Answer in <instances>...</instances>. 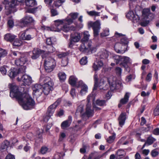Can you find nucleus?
<instances>
[{"instance_id":"obj_1","label":"nucleus","mask_w":159,"mask_h":159,"mask_svg":"<svg viewBox=\"0 0 159 159\" xmlns=\"http://www.w3.org/2000/svg\"><path fill=\"white\" fill-rule=\"evenodd\" d=\"M9 87L10 89V96L12 98H16L18 100L19 104L24 109L28 110L34 107L35 102L28 94L22 93L15 83L9 84Z\"/></svg>"},{"instance_id":"obj_2","label":"nucleus","mask_w":159,"mask_h":159,"mask_svg":"<svg viewBox=\"0 0 159 159\" xmlns=\"http://www.w3.org/2000/svg\"><path fill=\"white\" fill-rule=\"evenodd\" d=\"M25 0H12L9 2L7 0H4L2 3L5 5V13L7 15L15 11V6L19 4L21 5Z\"/></svg>"},{"instance_id":"obj_3","label":"nucleus","mask_w":159,"mask_h":159,"mask_svg":"<svg viewBox=\"0 0 159 159\" xmlns=\"http://www.w3.org/2000/svg\"><path fill=\"white\" fill-rule=\"evenodd\" d=\"M39 81L41 84H43L44 93L46 95H48L53 89L54 83L52 80L48 77H43L41 76Z\"/></svg>"},{"instance_id":"obj_4","label":"nucleus","mask_w":159,"mask_h":159,"mask_svg":"<svg viewBox=\"0 0 159 159\" xmlns=\"http://www.w3.org/2000/svg\"><path fill=\"white\" fill-rule=\"evenodd\" d=\"M73 20L69 16L65 19L62 20H57L54 21L55 24L51 28H48V30L55 32H60L62 27V24H67L68 25H70L72 23Z\"/></svg>"},{"instance_id":"obj_5","label":"nucleus","mask_w":159,"mask_h":159,"mask_svg":"<svg viewBox=\"0 0 159 159\" xmlns=\"http://www.w3.org/2000/svg\"><path fill=\"white\" fill-rule=\"evenodd\" d=\"M113 58L116 64L120 62V65L124 67L127 71H129L130 68L128 64L131 63V60L129 57L126 56L115 55L113 57Z\"/></svg>"},{"instance_id":"obj_6","label":"nucleus","mask_w":159,"mask_h":159,"mask_svg":"<svg viewBox=\"0 0 159 159\" xmlns=\"http://www.w3.org/2000/svg\"><path fill=\"white\" fill-rule=\"evenodd\" d=\"M34 97L39 102H40L43 100V93H44V89L41 85L35 84L32 86Z\"/></svg>"},{"instance_id":"obj_7","label":"nucleus","mask_w":159,"mask_h":159,"mask_svg":"<svg viewBox=\"0 0 159 159\" xmlns=\"http://www.w3.org/2000/svg\"><path fill=\"white\" fill-rule=\"evenodd\" d=\"M43 59L44 60V67L46 71L47 72H50L53 70L56 66V62L52 58L47 57L45 54L42 56Z\"/></svg>"},{"instance_id":"obj_8","label":"nucleus","mask_w":159,"mask_h":159,"mask_svg":"<svg viewBox=\"0 0 159 159\" xmlns=\"http://www.w3.org/2000/svg\"><path fill=\"white\" fill-rule=\"evenodd\" d=\"M110 89L114 90L116 89H119L122 86V83L120 81H116V78L113 76H110L107 79Z\"/></svg>"},{"instance_id":"obj_9","label":"nucleus","mask_w":159,"mask_h":159,"mask_svg":"<svg viewBox=\"0 0 159 159\" xmlns=\"http://www.w3.org/2000/svg\"><path fill=\"white\" fill-rule=\"evenodd\" d=\"M91 43L85 42H82L81 44L79 47L80 50L84 53H87L89 51L95 50V47H91Z\"/></svg>"},{"instance_id":"obj_10","label":"nucleus","mask_w":159,"mask_h":159,"mask_svg":"<svg viewBox=\"0 0 159 159\" xmlns=\"http://www.w3.org/2000/svg\"><path fill=\"white\" fill-rule=\"evenodd\" d=\"M18 80H21L23 82V84L24 85H30L32 82L31 77L29 75L26 74L23 75L21 77L17 78Z\"/></svg>"},{"instance_id":"obj_11","label":"nucleus","mask_w":159,"mask_h":159,"mask_svg":"<svg viewBox=\"0 0 159 159\" xmlns=\"http://www.w3.org/2000/svg\"><path fill=\"white\" fill-rule=\"evenodd\" d=\"M93 30L94 35L95 37H96L98 35L100 29V23L99 20H97L93 23Z\"/></svg>"},{"instance_id":"obj_12","label":"nucleus","mask_w":159,"mask_h":159,"mask_svg":"<svg viewBox=\"0 0 159 159\" xmlns=\"http://www.w3.org/2000/svg\"><path fill=\"white\" fill-rule=\"evenodd\" d=\"M34 21V20L32 17L27 16L21 20L20 23L23 26H25L28 24L33 22Z\"/></svg>"},{"instance_id":"obj_13","label":"nucleus","mask_w":159,"mask_h":159,"mask_svg":"<svg viewBox=\"0 0 159 159\" xmlns=\"http://www.w3.org/2000/svg\"><path fill=\"white\" fill-rule=\"evenodd\" d=\"M44 51L41 50L39 49H34L33 51V54L31 56V58L33 60L36 59L38 58L40 54L43 53Z\"/></svg>"},{"instance_id":"obj_14","label":"nucleus","mask_w":159,"mask_h":159,"mask_svg":"<svg viewBox=\"0 0 159 159\" xmlns=\"http://www.w3.org/2000/svg\"><path fill=\"white\" fill-rule=\"evenodd\" d=\"M103 65V63L102 60H97L93 63L92 66L93 70L95 71H97L99 70Z\"/></svg>"},{"instance_id":"obj_15","label":"nucleus","mask_w":159,"mask_h":159,"mask_svg":"<svg viewBox=\"0 0 159 159\" xmlns=\"http://www.w3.org/2000/svg\"><path fill=\"white\" fill-rule=\"evenodd\" d=\"M81 37L80 34L76 33L75 36L71 37L70 39V41L69 44V47H71L73 44V42H78L80 39Z\"/></svg>"},{"instance_id":"obj_16","label":"nucleus","mask_w":159,"mask_h":159,"mask_svg":"<svg viewBox=\"0 0 159 159\" xmlns=\"http://www.w3.org/2000/svg\"><path fill=\"white\" fill-rule=\"evenodd\" d=\"M72 122V117L69 116L68 119L63 121L61 124V127L62 129H64L66 128L69 127Z\"/></svg>"},{"instance_id":"obj_17","label":"nucleus","mask_w":159,"mask_h":159,"mask_svg":"<svg viewBox=\"0 0 159 159\" xmlns=\"http://www.w3.org/2000/svg\"><path fill=\"white\" fill-rule=\"evenodd\" d=\"M122 46V45L121 43H118L115 44L114 48L115 51L117 53L122 54L125 52V48L123 49Z\"/></svg>"},{"instance_id":"obj_18","label":"nucleus","mask_w":159,"mask_h":159,"mask_svg":"<svg viewBox=\"0 0 159 159\" xmlns=\"http://www.w3.org/2000/svg\"><path fill=\"white\" fill-rule=\"evenodd\" d=\"M27 60L25 57H23L20 59L16 60L15 64L17 66H22L27 62Z\"/></svg>"},{"instance_id":"obj_19","label":"nucleus","mask_w":159,"mask_h":159,"mask_svg":"<svg viewBox=\"0 0 159 159\" xmlns=\"http://www.w3.org/2000/svg\"><path fill=\"white\" fill-rule=\"evenodd\" d=\"M116 154V159H121L125 156L126 153L124 150L120 149L117 150Z\"/></svg>"},{"instance_id":"obj_20","label":"nucleus","mask_w":159,"mask_h":159,"mask_svg":"<svg viewBox=\"0 0 159 159\" xmlns=\"http://www.w3.org/2000/svg\"><path fill=\"white\" fill-rule=\"evenodd\" d=\"M109 52L106 50H103V51L99 52L98 53V56L101 59H105L107 58L109 55Z\"/></svg>"},{"instance_id":"obj_21","label":"nucleus","mask_w":159,"mask_h":159,"mask_svg":"<svg viewBox=\"0 0 159 159\" xmlns=\"http://www.w3.org/2000/svg\"><path fill=\"white\" fill-rule=\"evenodd\" d=\"M91 108V104H87L86 106L85 114L88 117L92 116L93 115V111Z\"/></svg>"},{"instance_id":"obj_22","label":"nucleus","mask_w":159,"mask_h":159,"mask_svg":"<svg viewBox=\"0 0 159 159\" xmlns=\"http://www.w3.org/2000/svg\"><path fill=\"white\" fill-rule=\"evenodd\" d=\"M126 118V115L125 113H122L119 117V124L121 127L124 124Z\"/></svg>"},{"instance_id":"obj_23","label":"nucleus","mask_w":159,"mask_h":159,"mask_svg":"<svg viewBox=\"0 0 159 159\" xmlns=\"http://www.w3.org/2000/svg\"><path fill=\"white\" fill-rule=\"evenodd\" d=\"M75 27L73 26H69L67 25H64L61 28V30L65 32H67L69 31H74L75 30Z\"/></svg>"},{"instance_id":"obj_24","label":"nucleus","mask_w":159,"mask_h":159,"mask_svg":"<svg viewBox=\"0 0 159 159\" xmlns=\"http://www.w3.org/2000/svg\"><path fill=\"white\" fill-rule=\"evenodd\" d=\"M18 74L17 69L14 68H12L9 70L8 74L9 76L11 78H14Z\"/></svg>"},{"instance_id":"obj_25","label":"nucleus","mask_w":159,"mask_h":159,"mask_svg":"<svg viewBox=\"0 0 159 159\" xmlns=\"http://www.w3.org/2000/svg\"><path fill=\"white\" fill-rule=\"evenodd\" d=\"M16 36L10 34H7L5 35L4 39L7 41L12 42L15 38Z\"/></svg>"},{"instance_id":"obj_26","label":"nucleus","mask_w":159,"mask_h":159,"mask_svg":"<svg viewBox=\"0 0 159 159\" xmlns=\"http://www.w3.org/2000/svg\"><path fill=\"white\" fill-rule=\"evenodd\" d=\"M84 125L81 120H79L75 126L74 127V129L76 131L80 130L83 126Z\"/></svg>"},{"instance_id":"obj_27","label":"nucleus","mask_w":159,"mask_h":159,"mask_svg":"<svg viewBox=\"0 0 159 159\" xmlns=\"http://www.w3.org/2000/svg\"><path fill=\"white\" fill-rule=\"evenodd\" d=\"M65 0H53V2L52 7L58 8L61 6Z\"/></svg>"},{"instance_id":"obj_28","label":"nucleus","mask_w":159,"mask_h":159,"mask_svg":"<svg viewBox=\"0 0 159 159\" xmlns=\"http://www.w3.org/2000/svg\"><path fill=\"white\" fill-rule=\"evenodd\" d=\"M130 94V93L129 92L126 93L124 96V98L120 100V103L122 104H125L129 100Z\"/></svg>"},{"instance_id":"obj_29","label":"nucleus","mask_w":159,"mask_h":159,"mask_svg":"<svg viewBox=\"0 0 159 159\" xmlns=\"http://www.w3.org/2000/svg\"><path fill=\"white\" fill-rule=\"evenodd\" d=\"M84 37L81 39L82 42H87L89 39L90 35L88 31H85L83 33Z\"/></svg>"},{"instance_id":"obj_30","label":"nucleus","mask_w":159,"mask_h":159,"mask_svg":"<svg viewBox=\"0 0 159 159\" xmlns=\"http://www.w3.org/2000/svg\"><path fill=\"white\" fill-rule=\"evenodd\" d=\"M150 12V10L148 8L144 9L143 10L142 16L143 17V19H147Z\"/></svg>"},{"instance_id":"obj_31","label":"nucleus","mask_w":159,"mask_h":159,"mask_svg":"<svg viewBox=\"0 0 159 159\" xmlns=\"http://www.w3.org/2000/svg\"><path fill=\"white\" fill-rule=\"evenodd\" d=\"M77 79L73 76H71L70 77L69 82V84L73 86H74L75 84Z\"/></svg>"},{"instance_id":"obj_32","label":"nucleus","mask_w":159,"mask_h":159,"mask_svg":"<svg viewBox=\"0 0 159 159\" xmlns=\"http://www.w3.org/2000/svg\"><path fill=\"white\" fill-rule=\"evenodd\" d=\"M26 5L28 7H33L36 4V2L34 0H26Z\"/></svg>"},{"instance_id":"obj_33","label":"nucleus","mask_w":159,"mask_h":159,"mask_svg":"<svg viewBox=\"0 0 159 159\" xmlns=\"http://www.w3.org/2000/svg\"><path fill=\"white\" fill-rule=\"evenodd\" d=\"M80 93L81 95L85 94L88 92V87L86 85H83L81 88Z\"/></svg>"},{"instance_id":"obj_34","label":"nucleus","mask_w":159,"mask_h":159,"mask_svg":"<svg viewBox=\"0 0 159 159\" xmlns=\"http://www.w3.org/2000/svg\"><path fill=\"white\" fill-rule=\"evenodd\" d=\"M56 41V38L51 37L48 38L46 40V43L49 46H51V45L53 44Z\"/></svg>"},{"instance_id":"obj_35","label":"nucleus","mask_w":159,"mask_h":159,"mask_svg":"<svg viewBox=\"0 0 159 159\" xmlns=\"http://www.w3.org/2000/svg\"><path fill=\"white\" fill-rule=\"evenodd\" d=\"M87 14L90 16H100V12L96 11H87Z\"/></svg>"},{"instance_id":"obj_36","label":"nucleus","mask_w":159,"mask_h":159,"mask_svg":"<svg viewBox=\"0 0 159 159\" xmlns=\"http://www.w3.org/2000/svg\"><path fill=\"white\" fill-rule=\"evenodd\" d=\"M84 110V106L82 105H80L78 107L77 110L76 114L80 113V116H83L84 114L83 113Z\"/></svg>"},{"instance_id":"obj_37","label":"nucleus","mask_w":159,"mask_h":159,"mask_svg":"<svg viewBox=\"0 0 159 159\" xmlns=\"http://www.w3.org/2000/svg\"><path fill=\"white\" fill-rule=\"evenodd\" d=\"M52 107V106H49L48 109L47 113L48 117L52 116L55 111L54 109L51 108Z\"/></svg>"},{"instance_id":"obj_38","label":"nucleus","mask_w":159,"mask_h":159,"mask_svg":"<svg viewBox=\"0 0 159 159\" xmlns=\"http://www.w3.org/2000/svg\"><path fill=\"white\" fill-rule=\"evenodd\" d=\"M61 101V100L60 98L58 99L54 103L51 105L50 106H52V108L55 110V108L57 107L60 104Z\"/></svg>"},{"instance_id":"obj_39","label":"nucleus","mask_w":159,"mask_h":159,"mask_svg":"<svg viewBox=\"0 0 159 159\" xmlns=\"http://www.w3.org/2000/svg\"><path fill=\"white\" fill-rule=\"evenodd\" d=\"M58 76L61 81H64L66 79V75L64 72H60L58 74Z\"/></svg>"},{"instance_id":"obj_40","label":"nucleus","mask_w":159,"mask_h":159,"mask_svg":"<svg viewBox=\"0 0 159 159\" xmlns=\"http://www.w3.org/2000/svg\"><path fill=\"white\" fill-rule=\"evenodd\" d=\"M156 141V139L152 137L151 136H149L147 139L146 141L148 145L152 144L154 141Z\"/></svg>"},{"instance_id":"obj_41","label":"nucleus","mask_w":159,"mask_h":159,"mask_svg":"<svg viewBox=\"0 0 159 159\" xmlns=\"http://www.w3.org/2000/svg\"><path fill=\"white\" fill-rule=\"evenodd\" d=\"M26 67L25 66H20L17 70L18 74L20 75L21 73H23L25 72Z\"/></svg>"},{"instance_id":"obj_42","label":"nucleus","mask_w":159,"mask_h":159,"mask_svg":"<svg viewBox=\"0 0 159 159\" xmlns=\"http://www.w3.org/2000/svg\"><path fill=\"white\" fill-rule=\"evenodd\" d=\"M140 19V17L138 13L134 14L132 19L134 23L138 22Z\"/></svg>"},{"instance_id":"obj_43","label":"nucleus","mask_w":159,"mask_h":159,"mask_svg":"<svg viewBox=\"0 0 159 159\" xmlns=\"http://www.w3.org/2000/svg\"><path fill=\"white\" fill-rule=\"evenodd\" d=\"M96 104L99 106H104L106 105V101L105 100H97L96 101Z\"/></svg>"},{"instance_id":"obj_44","label":"nucleus","mask_w":159,"mask_h":159,"mask_svg":"<svg viewBox=\"0 0 159 159\" xmlns=\"http://www.w3.org/2000/svg\"><path fill=\"white\" fill-rule=\"evenodd\" d=\"M115 138V134H113L107 139V141L109 143H111L114 141Z\"/></svg>"},{"instance_id":"obj_45","label":"nucleus","mask_w":159,"mask_h":159,"mask_svg":"<svg viewBox=\"0 0 159 159\" xmlns=\"http://www.w3.org/2000/svg\"><path fill=\"white\" fill-rule=\"evenodd\" d=\"M134 14L132 11H130L126 14V17L129 19H132L133 17L134 16Z\"/></svg>"},{"instance_id":"obj_46","label":"nucleus","mask_w":159,"mask_h":159,"mask_svg":"<svg viewBox=\"0 0 159 159\" xmlns=\"http://www.w3.org/2000/svg\"><path fill=\"white\" fill-rule=\"evenodd\" d=\"M48 151V148L46 146L42 147L40 149V152L43 154L46 153Z\"/></svg>"},{"instance_id":"obj_47","label":"nucleus","mask_w":159,"mask_h":159,"mask_svg":"<svg viewBox=\"0 0 159 159\" xmlns=\"http://www.w3.org/2000/svg\"><path fill=\"white\" fill-rule=\"evenodd\" d=\"M78 15V13H71L68 16L70 17L73 20H74L77 18Z\"/></svg>"},{"instance_id":"obj_48","label":"nucleus","mask_w":159,"mask_h":159,"mask_svg":"<svg viewBox=\"0 0 159 159\" xmlns=\"http://www.w3.org/2000/svg\"><path fill=\"white\" fill-rule=\"evenodd\" d=\"M69 53L67 52H62L57 55L58 57L59 58H61L64 57L68 55Z\"/></svg>"},{"instance_id":"obj_49","label":"nucleus","mask_w":159,"mask_h":159,"mask_svg":"<svg viewBox=\"0 0 159 159\" xmlns=\"http://www.w3.org/2000/svg\"><path fill=\"white\" fill-rule=\"evenodd\" d=\"M94 100V97L92 94H91L88 96L87 98L88 104H91L90 102L91 101H93Z\"/></svg>"},{"instance_id":"obj_50","label":"nucleus","mask_w":159,"mask_h":159,"mask_svg":"<svg viewBox=\"0 0 159 159\" xmlns=\"http://www.w3.org/2000/svg\"><path fill=\"white\" fill-rule=\"evenodd\" d=\"M121 43L124 45H127L128 43V40L125 37H124L121 39Z\"/></svg>"},{"instance_id":"obj_51","label":"nucleus","mask_w":159,"mask_h":159,"mask_svg":"<svg viewBox=\"0 0 159 159\" xmlns=\"http://www.w3.org/2000/svg\"><path fill=\"white\" fill-rule=\"evenodd\" d=\"M87 63V58L85 57H83L80 60V63L82 65H85Z\"/></svg>"},{"instance_id":"obj_52","label":"nucleus","mask_w":159,"mask_h":159,"mask_svg":"<svg viewBox=\"0 0 159 159\" xmlns=\"http://www.w3.org/2000/svg\"><path fill=\"white\" fill-rule=\"evenodd\" d=\"M153 113L155 116H157L159 115V104L157 105L156 107L154 109Z\"/></svg>"},{"instance_id":"obj_53","label":"nucleus","mask_w":159,"mask_h":159,"mask_svg":"<svg viewBox=\"0 0 159 159\" xmlns=\"http://www.w3.org/2000/svg\"><path fill=\"white\" fill-rule=\"evenodd\" d=\"M21 44V41L19 40H16L13 43V45L15 46H20Z\"/></svg>"},{"instance_id":"obj_54","label":"nucleus","mask_w":159,"mask_h":159,"mask_svg":"<svg viewBox=\"0 0 159 159\" xmlns=\"http://www.w3.org/2000/svg\"><path fill=\"white\" fill-rule=\"evenodd\" d=\"M116 74L119 76L121 75L122 72V69L119 67H116L115 69Z\"/></svg>"},{"instance_id":"obj_55","label":"nucleus","mask_w":159,"mask_h":159,"mask_svg":"<svg viewBox=\"0 0 159 159\" xmlns=\"http://www.w3.org/2000/svg\"><path fill=\"white\" fill-rule=\"evenodd\" d=\"M51 16H55L58 14V13L57 11L53 9H52L51 10Z\"/></svg>"},{"instance_id":"obj_56","label":"nucleus","mask_w":159,"mask_h":159,"mask_svg":"<svg viewBox=\"0 0 159 159\" xmlns=\"http://www.w3.org/2000/svg\"><path fill=\"white\" fill-rule=\"evenodd\" d=\"M47 48L48 49V51L49 52L52 53L55 51V49L52 46H48Z\"/></svg>"},{"instance_id":"obj_57","label":"nucleus","mask_w":159,"mask_h":159,"mask_svg":"<svg viewBox=\"0 0 159 159\" xmlns=\"http://www.w3.org/2000/svg\"><path fill=\"white\" fill-rule=\"evenodd\" d=\"M125 139V137H123L119 141V142L123 145H126L129 142L128 141H126L123 142V141Z\"/></svg>"},{"instance_id":"obj_58","label":"nucleus","mask_w":159,"mask_h":159,"mask_svg":"<svg viewBox=\"0 0 159 159\" xmlns=\"http://www.w3.org/2000/svg\"><path fill=\"white\" fill-rule=\"evenodd\" d=\"M109 34L108 30H105L101 34V35L102 37H105L108 35Z\"/></svg>"},{"instance_id":"obj_59","label":"nucleus","mask_w":159,"mask_h":159,"mask_svg":"<svg viewBox=\"0 0 159 159\" xmlns=\"http://www.w3.org/2000/svg\"><path fill=\"white\" fill-rule=\"evenodd\" d=\"M63 156V153H56L54 156V159H60L61 157Z\"/></svg>"},{"instance_id":"obj_60","label":"nucleus","mask_w":159,"mask_h":159,"mask_svg":"<svg viewBox=\"0 0 159 159\" xmlns=\"http://www.w3.org/2000/svg\"><path fill=\"white\" fill-rule=\"evenodd\" d=\"M155 16V15L150 12L148 16L147 17V19H149L150 20H152L154 18Z\"/></svg>"},{"instance_id":"obj_61","label":"nucleus","mask_w":159,"mask_h":159,"mask_svg":"<svg viewBox=\"0 0 159 159\" xmlns=\"http://www.w3.org/2000/svg\"><path fill=\"white\" fill-rule=\"evenodd\" d=\"M0 71L3 75H6L7 72V70L5 67L2 66L0 68Z\"/></svg>"},{"instance_id":"obj_62","label":"nucleus","mask_w":159,"mask_h":159,"mask_svg":"<svg viewBox=\"0 0 159 159\" xmlns=\"http://www.w3.org/2000/svg\"><path fill=\"white\" fill-rule=\"evenodd\" d=\"M152 74L151 73H149L147 75L146 78V80L148 82H150L151 81L152 77Z\"/></svg>"},{"instance_id":"obj_63","label":"nucleus","mask_w":159,"mask_h":159,"mask_svg":"<svg viewBox=\"0 0 159 159\" xmlns=\"http://www.w3.org/2000/svg\"><path fill=\"white\" fill-rule=\"evenodd\" d=\"M149 21L147 20L141 22L140 24L142 26H146L149 24Z\"/></svg>"},{"instance_id":"obj_64","label":"nucleus","mask_w":159,"mask_h":159,"mask_svg":"<svg viewBox=\"0 0 159 159\" xmlns=\"http://www.w3.org/2000/svg\"><path fill=\"white\" fill-rule=\"evenodd\" d=\"M151 155L153 157H155L158 154V152L155 150H153L151 152Z\"/></svg>"}]
</instances>
